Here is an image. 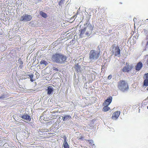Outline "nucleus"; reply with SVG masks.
I'll list each match as a JSON object with an SVG mask.
<instances>
[{
	"mask_svg": "<svg viewBox=\"0 0 148 148\" xmlns=\"http://www.w3.org/2000/svg\"><path fill=\"white\" fill-rule=\"evenodd\" d=\"M51 59L54 62L62 64L65 63L67 60V57L61 53H56L52 55Z\"/></svg>",
	"mask_w": 148,
	"mask_h": 148,
	"instance_id": "nucleus-1",
	"label": "nucleus"
},
{
	"mask_svg": "<svg viewBox=\"0 0 148 148\" xmlns=\"http://www.w3.org/2000/svg\"><path fill=\"white\" fill-rule=\"evenodd\" d=\"M93 27L91 25H88L87 27L81 29L79 30V36L82 38L84 37V35L86 36H90L92 34Z\"/></svg>",
	"mask_w": 148,
	"mask_h": 148,
	"instance_id": "nucleus-2",
	"label": "nucleus"
},
{
	"mask_svg": "<svg viewBox=\"0 0 148 148\" xmlns=\"http://www.w3.org/2000/svg\"><path fill=\"white\" fill-rule=\"evenodd\" d=\"M117 87L118 88L123 92L127 91L129 89V86L127 82L125 80H120L118 83Z\"/></svg>",
	"mask_w": 148,
	"mask_h": 148,
	"instance_id": "nucleus-3",
	"label": "nucleus"
},
{
	"mask_svg": "<svg viewBox=\"0 0 148 148\" xmlns=\"http://www.w3.org/2000/svg\"><path fill=\"white\" fill-rule=\"evenodd\" d=\"M99 53L97 51L91 50L89 54V58L92 60L97 59L99 57Z\"/></svg>",
	"mask_w": 148,
	"mask_h": 148,
	"instance_id": "nucleus-4",
	"label": "nucleus"
},
{
	"mask_svg": "<svg viewBox=\"0 0 148 148\" xmlns=\"http://www.w3.org/2000/svg\"><path fill=\"white\" fill-rule=\"evenodd\" d=\"M126 66L123 67L122 69V71L124 73H128L131 70L133 66L132 65H129L127 62L126 63Z\"/></svg>",
	"mask_w": 148,
	"mask_h": 148,
	"instance_id": "nucleus-5",
	"label": "nucleus"
},
{
	"mask_svg": "<svg viewBox=\"0 0 148 148\" xmlns=\"http://www.w3.org/2000/svg\"><path fill=\"white\" fill-rule=\"evenodd\" d=\"M32 18V17L30 15L27 14H24L21 16V21H30Z\"/></svg>",
	"mask_w": 148,
	"mask_h": 148,
	"instance_id": "nucleus-6",
	"label": "nucleus"
},
{
	"mask_svg": "<svg viewBox=\"0 0 148 148\" xmlns=\"http://www.w3.org/2000/svg\"><path fill=\"white\" fill-rule=\"evenodd\" d=\"M113 49L114 48V50H112V52L113 54L115 56L120 55V50L119 46L114 47L112 46Z\"/></svg>",
	"mask_w": 148,
	"mask_h": 148,
	"instance_id": "nucleus-7",
	"label": "nucleus"
},
{
	"mask_svg": "<svg viewBox=\"0 0 148 148\" xmlns=\"http://www.w3.org/2000/svg\"><path fill=\"white\" fill-rule=\"evenodd\" d=\"M112 99V97L111 96H110L104 102L103 105V106H109L111 103Z\"/></svg>",
	"mask_w": 148,
	"mask_h": 148,
	"instance_id": "nucleus-8",
	"label": "nucleus"
},
{
	"mask_svg": "<svg viewBox=\"0 0 148 148\" xmlns=\"http://www.w3.org/2000/svg\"><path fill=\"white\" fill-rule=\"evenodd\" d=\"M143 64L141 62H139L135 67V70L138 71H140L142 68Z\"/></svg>",
	"mask_w": 148,
	"mask_h": 148,
	"instance_id": "nucleus-9",
	"label": "nucleus"
},
{
	"mask_svg": "<svg viewBox=\"0 0 148 148\" xmlns=\"http://www.w3.org/2000/svg\"><path fill=\"white\" fill-rule=\"evenodd\" d=\"M120 114V111H117L114 112L112 114V118L114 120H116L119 117Z\"/></svg>",
	"mask_w": 148,
	"mask_h": 148,
	"instance_id": "nucleus-10",
	"label": "nucleus"
},
{
	"mask_svg": "<svg viewBox=\"0 0 148 148\" xmlns=\"http://www.w3.org/2000/svg\"><path fill=\"white\" fill-rule=\"evenodd\" d=\"M21 118L24 120H27L30 121H31V118H30V116L27 114H24L20 116Z\"/></svg>",
	"mask_w": 148,
	"mask_h": 148,
	"instance_id": "nucleus-11",
	"label": "nucleus"
},
{
	"mask_svg": "<svg viewBox=\"0 0 148 148\" xmlns=\"http://www.w3.org/2000/svg\"><path fill=\"white\" fill-rule=\"evenodd\" d=\"M46 90L47 91V94L50 95L53 91L54 89L52 86H49L47 87Z\"/></svg>",
	"mask_w": 148,
	"mask_h": 148,
	"instance_id": "nucleus-12",
	"label": "nucleus"
},
{
	"mask_svg": "<svg viewBox=\"0 0 148 148\" xmlns=\"http://www.w3.org/2000/svg\"><path fill=\"white\" fill-rule=\"evenodd\" d=\"M146 77V79L144 81L143 85L145 86H148V73L145 74Z\"/></svg>",
	"mask_w": 148,
	"mask_h": 148,
	"instance_id": "nucleus-13",
	"label": "nucleus"
},
{
	"mask_svg": "<svg viewBox=\"0 0 148 148\" xmlns=\"http://www.w3.org/2000/svg\"><path fill=\"white\" fill-rule=\"evenodd\" d=\"M81 66L78 64H76L75 65V69L77 72H79L80 71Z\"/></svg>",
	"mask_w": 148,
	"mask_h": 148,
	"instance_id": "nucleus-14",
	"label": "nucleus"
},
{
	"mask_svg": "<svg viewBox=\"0 0 148 148\" xmlns=\"http://www.w3.org/2000/svg\"><path fill=\"white\" fill-rule=\"evenodd\" d=\"M71 119V117L70 115H65L63 117V121H65Z\"/></svg>",
	"mask_w": 148,
	"mask_h": 148,
	"instance_id": "nucleus-15",
	"label": "nucleus"
},
{
	"mask_svg": "<svg viewBox=\"0 0 148 148\" xmlns=\"http://www.w3.org/2000/svg\"><path fill=\"white\" fill-rule=\"evenodd\" d=\"M104 106L103 107L102 110L104 112H106L109 110L110 109V108L107 105H104Z\"/></svg>",
	"mask_w": 148,
	"mask_h": 148,
	"instance_id": "nucleus-16",
	"label": "nucleus"
},
{
	"mask_svg": "<svg viewBox=\"0 0 148 148\" xmlns=\"http://www.w3.org/2000/svg\"><path fill=\"white\" fill-rule=\"evenodd\" d=\"M40 14L44 18H46L47 17V14L42 11H40Z\"/></svg>",
	"mask_w": 148,
	"mask_h": 148,
	"instance_id": "nucleus-17",
	"label": "nucleus"
},
{
	"mask_svg": "<svg viewBox=\"0 0 148 148\" xmlns=\"http://www.w3.org/2000/svg\"><path fill=\"white\" fill-rule=\"evenodd\" d=\"M63 146L64 148H69V145L67 142H63Z\"/></svg>",
	"mask_w": 148,
	"mask_h": 148,
	"instance_id": "nucleus-18",
	"label": "nucleus"
},
{
	"mask_svg": "<svg viewBox=\"0 0 148 148\" xmlns=\"http://www.w3.org/2000/svg\"><path fill=\"white\" fill-rule=\"evenodd\" d=\"M27 76H29L30 78V81L32 82H33L35 80V79H33V78L34 76V74L33 73H32L30 75H27Z\"/></svg>",
	"mask_w": 148,
	"mask_h": 148,
	"instance_id": "nucleus-19",
	"label": "nucleus"
},
{
	"mask_svg": "<svg viewBox=\"0 0 148 148\" xmlns=\"http://www.w3.org/2000/svg\"><path fill=\"white\" fill-rule=\"evenodd\" d=\"M41 64H44L45 66L47 65L48 64V63L46 61L44 60H42L40 62Z\"/></svg>",
	"mask_w": 148,
	"mask_h": 148,
	"instance_id": "nucleus-20",
	"label": "nucleus"
},
{
	"mask_svg": "<svg viewBox=\"0 0 148 148\" xmlns=\"http://www.w3.org/2000/svg\"><path fill=\"white\" fill-rule=\"evenodd\" d=\"M87 141L90 144L92 145H93L94 144H93V141L92 140H88Z\"/></svg>",
	"mask_w": 148,
	"mask_h": 148,
	"instance_id": "nucleus-21",
	"label": "nucleus"
},
{
	"mask_svg": "<svg viewBox=\"0 0 148 148\" xmlns=\"http://www.w3.org/2000/svg\"><path fill=\"white\" fill-rule=\"evenodd\" d=\"M18 62L21 65H22L23 64V62L22 61V59L21 58H19L18 60Z\"/></svg>",
	"mask_w": 148,
	"mask_h": 148,
	"instance_id": "nucleus-22",
	"label": "nucleus"
},
{
	"mask_svg": "<svg viewBox=\"0 0 148 148\" xmlns=\"http://www.w3.org/2000/svg\"><path fill=\"white\" fill-rule=\"evenodd\" d=\"M6 95H3L0 97V99H3L7 97Z\"/></svg>",
	"mask_w": 148,
	"mask_h": 148,
	"instance_id": "nucleus-23",
	"label": "nucleus"
},
{
	"mask_svg": "<svg viewBox=\"0 0 148 148\" xmlns=\"http://www.w3.org/2000/svg\"><path fill=\"white\" fill-rule=\"evenodd\" d=\"M145 57L147 58V59L146 62V63L147 65L148 66V55H147L145 56Z\"/></svg>",
	"mask_w": 148,
	"mask_h": 148,
	"instance_id": "nucleus-24",
	"label": "nucleus"
},
{
	"mask_svg": "<svg viewBox=\"0 0 148 148\" xmlns=\"http://www.w3.org/2000/svg\"><path fill=\"white\" fill-rule=\"evenodd\" d=\"M84 137L83 136H80L79 138V139L81 140H84Z\"/></svg>",
	"mask_w": 148,
	"mask_h": 148,
	"instance_id": "nucleus-25",
	"label": "nucleus"
},
{
	"mask_svg": "<svg viewBox=\"0 0 148 148\" xmlns=\"http://www.w3.org/2000/svg\"><path fill=\"white\" fill-rule=\"evenodd\" d=\"M64 0H61L59 3L60 5H61L63 3Z\"/></svg>",
	"mask_w": 148,
	"mask_h": 148,
	"instance_id": "nucleus-26",
	"label": "nucleus"
},
{
	"mask_svg": "<svg viewBox=\"0 0 148 148\" xmlns=\"http://www.w3.org/2000/svg\"><path fill=\"white\" fill-rule=\"evenodd\" d=\"M63 138H64V141L63 142H67L66 141V136H63Z\"/></svg>",
	"mask_w": 148,
	"mask_h": 148,
	"instance_id": "nucleus-27",
	"label": "nucleus"
},
{
	"mask_svg": "<svg viewBox=\"0 0 148 148\" xmlns=\"http://www.w3.org/2000/svg\"><path fill=\"white\" fill-rule=\"evenodd\" d=\"M112 75H109L108 76V79H110L112 78Z\"/></svg>",
	"mask_w": 148,
	"mask_h": 148,
	"instance_id": "nucleus-28",
	"label": "nucleus"
},
{
	"mask_svg": "<svg viewBox=\"0 0 148 148\" xmlns=\"http://www.w3.org/2000/svg\"><path fill=\"white\" fill-rule=\"evenodd\" d=\"M143 32L145 34H147V31L146 29H143Z\"/></svg>",
	"mask_w": 148,
	"mask_h": 148,
	"instance_id": "nucleus-29",
	"label": "nucleus"
},
{
	"mask_svg": "<svg viewBox=\"0 0 148 148\" xmlns=\"http://www.w3.org/2000/svg\"><path fill=\"white\" fill-rule=\"evenodd\" d=\"M53 70L57 71H58V70L57 68H55L54 67L53 68Z\"/></svg>",
	"mask_w": 148,
	"mask_h": 148,
	"instance_id": "nucleus-30",
	"label": "nucleus"
},
{
	"mask_svg": "<svg viewBox=\"0 0 148 148\" xmlns=\"http://www.w3.org/2000/svg\"><path fill=\"white\" fill-rule=\"evenodd\" d=\"M19 67L20 68V69H21L22 67V65H21V66L20 65L19 66Z\"/></svg>",
	"mask_w": 148,
	"mask_h": 148,
	"instance_id": "nucleus-31",
	"label": "nucleus"
},
{
	"mask_svg": "<svg viewBox=\"0 0 148 148\" xmlns=\"http://www.w3.org/2000/svg\"><path fill=\"white\" fill-rule=\"evenodd\" d=\"M112 30H108V32L109 33H110L112 32Z\"/></svg>",
	"mask_w": 148,
	"mask_h": 148,
	"instance_id": "nucleus-32",
	"label": "nucleus"
},
{
	"mask_svg": "<svg viewBox=\"0 0 148 148\" xmlns=\"http://www.w3.org/2000/svg\"><path fill=\"white\" fill-rule=\"evenodd\" d=\"M80 146H81V147H82V144H81Z\"/></svg>",
	"mask_w": 148,
	"mask_h": 148,
	"instance_id": "nucleus-33",
	"label": "nucleus"
},
{
	"mask_svg": "<svg viewBox=\"0 0 148 148\" xmlns=\"http://www.w3.org/2000/svg\"><path fill=\"white\" fill-rule=\"evenodd\" d=\"M147 90H148V87L147 88Z\"/></svg>",
	"mask_w": 148,
	"mask_h": 148,
	"instance_id": "nucleus-34",
	"label": "nucleus"
},
{
	"mask_svg": "<svg viewBox=\"0 0 148 148\" xmlns=\"http://www.w3.org/2000/svg\"><path fill=\"white\" fill-rule=\"evenodd\" d=\"M147 108L148 109V106L147 107Z\"/></svg>",
	"mask_w": 148,
	"mask_h": 148,
	"instance_id": "nucleus-35",
	"label": "nucleus"
},
{
	"mask_svg": "<svg viewBox=\"0 0 148 148\" xmlns=\"http://www.w3.org/2000/svg\"><path fill=\"white\" fill-rule=\"evenodd\" d=\"M147 20H148V19H147Z\"/></svg>",
	"mask_w": 148,
	"mask_h": 148,
	"instance_id": "nucleus-36",
	"label": "nucleus"
}]
</instances>
